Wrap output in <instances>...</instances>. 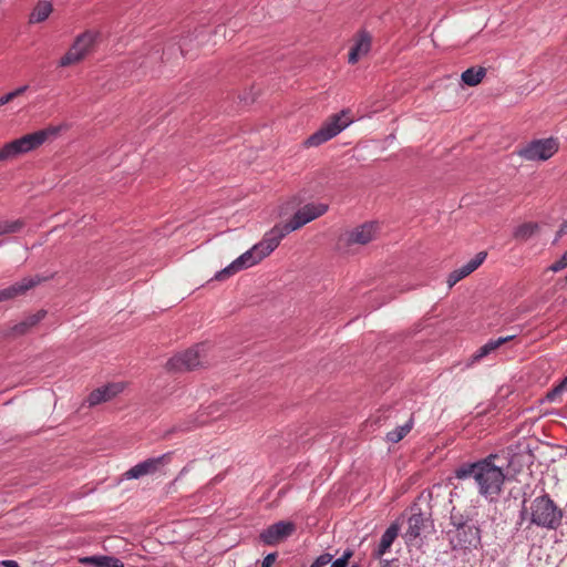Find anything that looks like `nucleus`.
I'll return each mask as SVG.
<instances>
[{
  "label": "nucleus",
  "mask_w": 567,
  "mask_h": 567,
  "mask_svg": "<svg viewBox=\"0 0 567 567\" xmlns=\"http://www.w3.org/2000/svg\"><path fill=\"white\" fill-rule=\"evenodd\" d=\"M28 85H22V86H19L17 87L16 90L11 91L14 99L22 95L27 90H28Z\"/></svg>",
  "instance_id": "nucleus-37"
},
{
  "label": "nucleus",
  "mask_w": 567,
  "mask_h": 567,
  "mask_svg": "<svg viewBox=\"0 0 567 567\" xmlns=\"http://www.w3.org/2000/svg\"><path fill=\"white\" fill-rule=\"evenodd\" d=\"M289 224H277L269 231H267L262 239L257 243V247L262 252L265 258L269 256L280 244L281 239L289 233L293 231L289 228Z\"/></svg>",
  "instance_id": "nucleus-11"
},
{
  "label": "nucleus",
  "mask_w": 567,
  "mask_h": 567,
  "mask_svg": "<svg viewBox=\"0 0 567 567\" xmlns=\"http://www.w3.org/2000/svg\"><path fill=\"white\" fill-rule=\"evenodd\" d=\"M399 526L392 524L382 535L378 547L372 551L374 558L380 559L392 546L393 542L399 535Z\"/></svg>",
  "instance_id": "nucleus-20"
},
{
  "label": "nucleus",
  "mask_w": 567,
  "mask_h": 567,
  "mask_svg": "<svg viewBox=\"0 0 567 567\" xmlns=\"http://www.w3.org/2000/svg\"><path fill=\"white\" fill-rule=\"evenodd\" d=\"M82 565L91 567H124V564L114 556L93 555L80 559Z\"/></svg>",
  "instance_id": "nucleus-21"
},
{
  "label": "nucleus",
  "mask_w": 567,
  "mask_h": 567,
  "mask_svg": "<svg viewBox=\"0 0 567 567\" xmlns=\"http://www.w3.org/2000/svg\"><path fill=\"white\" fill-rule=\"evenodd\" d=\"M422 524L423 517L421 514L412 515L408 520L409 527L406 530V535L413 538L417 537L420 535Z\"/></svg>",
  "instance_id": "nucleus-29"
},
{
  "label": "nucleus",
  "mask_w": 567,
  "mask_h": 567,
  "mask_svg": "<svg viewBox=\"0 0 567 567\" xmlns=\"http://www.w3.org/2000/svg\"><path fill=\"white\" fill-rule=\"evenodd\" d=\"M95 40V35L92 32H84L80 34L69 51L61 58L60 66H69L83 60L90 52Z\"/></svg>",
  "instance_id": "nucleus-9"
},
{
  "label": "nucleus",
  "mask_w": 567,
  "mask_h": 567,
  "mask_svg": "<svg viewBox=\"0 0 567 567\" xmlns=\"http://www.w3.org/2000/svg\"><path fill=\"white\" fill-rule=\"evenodd\" d=\"M329 209L326 203H309L298 209L292 218L288 221L289 228L293 231L301 228L306 224L321 217Z\"/></svg>",
  "instance_id": "nucleus-10"
},
{
  "label": "nucleus",
  "mask_w": 567,
  "mask_h": 567,
  "mask_svg": "<svg viewBox=\"0 0 567 567\" xmlns=\"http://www.w3.org/2000/svg\"><path fill=\"white\" fill-rule=\"evenodd\" d=\"M485 75H486V69L483 66H477V68H470V69L465 70L462 73L461 79L464 84H466L468 86H475L482 82V80L485 78Z\"/></svg>",
  "instance_id": "nucleus-24"
},
{
  "label": "nucleus",
  "mask_w": 567,
  "mask_h": 567,
  "mask_svg": "<svg viewBox=\"0 0 567 567\" xmlns=\"http://www.w3.org/2000/svg\"><path fill=\"white\" fill-rule=\"evenodd\" d=\"M487 254L485 251H480L474 258H472L467 264L464 266L453 270L449 278H447V285L450 288H452L454 285H456L460 280L471 275L473 271H475L485 260Z\"/></svg>",
  "instance_id": "nucleus-14"
},
{
  "label": "nucleus",
  "mask_w": 567,
  "mask_h": 567,
  "mask_svg": "<svg viewBox=\"0 0 567 567\" xmlns=\"http://www.w3.org/2000/svg\"><path fill=\"white\" fill-rule=\"evenodd\" d=\"M380 567H399L394 560H384Z\"/></svg>",
  "instance_id": "nucleus-39"
},
{
  "label": "nucleus",
  "mask_w": 567,
  "mask_h": 567,
  "mask_svg": "<svg viewBox=\"0 0 567 567\" xmlns=\"http://www.w3.org/2000/svg\"><path fill=\"white\" fill-rule=\"evenodd\" d=\"M565 268H567V250L563 254V256L557 261L551 264L548 269L553 272H558Z\"/></svg>",
  "instance_id": "nucleus-31"
},
{
  "label": "nucleus",
  "mask_w": 567,
  "mask_h": 567,
  "mask_svg": "<svg viewBox=\"0 0 567 567\" xmlns=\"http://www.w3.org/2000/svg\"><path fill=\"white\" fill-rule=\"evenodd\" d=\"M565 392H567V377L563 379L560 383L557 384L554 389L547 392L545 400L550 403L560 402L561 394Z\"/></svg>",
  "instance_id": "nucleus-27"
},
{
  "label": "nucleus",
  "mask_w": 567,
  "mask_h": 567,
  "mask_svg": "<svg viewBox=\"0 0 567 567\" xmlns=\"http://www.w3.org/2000/svg\"><path fill=\"white\" fill-rule=\"evenodd\" d=\"M352 567H358V566H352Z\"/></svg>",
  "instance_id": "nucleus-40"
},
{
  "label": "nucleus",
  "mask_w": 567,
  "mask_h": 567,
  "mask_svg": "<svg viewBox=\"0 0 567 567\" xmlns=\"http://www.w3.org/2000/svg\"><path fill=\"white\" fill-rule=\"evenodd\" d=\"M24 226L23 220H2L0 221V237L3 235L19 233Z\"/></svg>",
  "instance_id": "nucleus-26"
},
{
  "label": "nucleus",
  "mask_w": 567,
  "mask_h": 567,
  "mask_svg": "<svg viewBox=\"0 0 567 567\" xmlns=\"http://www.w3.org/2000/svg\"><path fill=\"white\" fill-rule=\"evenodd\" d=\"M412 429V421H409L404 425L398 426L395 430L386 434L388 441L392 443L400 442Z\"/></svg>",
  "instance_id": "nucleus-28"
},
{
  "label": "nucleus",
  "mask_w": 567,
  "mask_h": 567,
  "mask_svg": "<svg viewBox=\"0 0 567 567\" xmlns=\"http://www.w3.org/2000/svg\"><path fill=\"white\" fill-rule=\"evenodd\" d=\"M539 230L537 223H524L515 228L513 236L515 239L526 241Z\"/></svg>",
  "instance_id": "nucleus-25"
},
{
  "label": "nucleus",
  "mask_w": 567,
  "mask_h": 567,
  "mask_svg": "<svg viewBox=\"0 0 567 567\" xmlns=\"http://www.w3.org/2000/svg\"><path fill=\"white\" fill-rule=\"evenodd\" d=\"M41 278L35 276L32 278H23L20 282L0 290V301L12 299L17 296L25 293L29 289L41 282Z\"/></svg>",
  "instance_id": "nucleus-18"
},
{
  "label": "nucleus",
  "mask_w": 567,
  "mask_h": 567,
  "mask_svg": "<svg viewBox=\"0 0 567 567\" xmlns=\"http://www.w3.org/2000/svg\"><path fill=\"white\" fill-rule=\"evenodd\" d=\"M295 532V525L290 522H278L270 525L260 534V539L267 545H276Z\"/></svg>",
  "instance_id": "nucleus-13"
},
{
  "label": "nucleus",
  "mask_w": 567,
  "mask_h": 567,
  "mask_svg": "<svg viewBox=\"0 0 567 567\" xmlns=\"http://www.w3.org/2000/svg\"><path fill=\"white\" fill-rule=\"evenodd\" d=\"M351 122L352 118L350 117L348 111H342L339 114H333L317 132H315L306 140L305 145L308 147L319 146L322 143H326L327 141L337 136Z\"/></svg>",
  "instance_id": "nucleus-4"
},
{
  "label": "nucleus",
  "mask_w": 567,
  "mask_h": 567,
  "mask_svg": "<svg viewBox=\"0 0 567 567\" xmlns=\"http://www.w3.org/2000/svg\"><path fill=\"white\" fill-rule=\"evenodd\" d=\"M0 567H2V566L0 565Z\"/></svg>",
  "instance_id": "nucleus-41"
},
{
  "label": "nucleus",
  "mask_w": 567,
  "mask_h": 567,
  "mask_svg": "<svg viewBox=\"0 0 567 567\" xmlns=\"http://www.w3.org/2000/svg\"><path fill=\"white\" fill-rule=\"evenodd\" d=\"M2 567H20L16 560H3L0 561Z\"/></svg>",
  "instance_id": "nucleus-38"
},
{
  "label": "nucleus",
  "mask_w": 567,
  "mask_h": 567,
  "mask_svg": "<svg viewBox=\"0 0 567 567\" xmlns=\"http://www.w3.org/2000/svg\"><path fill=\"white\" fill-rule=\"evenodd\" d=\"M497 455L491 454L487 457L475 462L465 463L458 466L454 474L458 480L473 477L481 496L494 501L502 492L505 482V474L502 467L495 464Z\"/></svg>",
  "instance_id": "nucleus-1"
},
{
  "label": "nucleus",
  "mask_w": 567,
  "mask_h": 567,
  "mask_svg": "<svg viewBox=\"0 0 567 567\" xmlns=\"http://www.w3.org/2000/svg\"><path fill=\"white\" fill-rule=\"evenodd\" d=\"M276 560V554H268L261 564V567H271Z\"/></svg>",
  "instance_id": "nucleus-34"
},
{
  "label": "nucleus",
  "mask_w": 567,
  "mask_h": 567,
  "mask_svg": "<svg viewBox=\"0 0 567 567\" xmlns=\"http://www.w3.org/2000/svg\"><path fill=\"white\" fill-rule=\"evenodd\" d=\"M455 542L461 548L476 547L480 544V529L467 523L464 527L455 529Z\"/></svg>",
  "instance_id": "nucleus-16"
},
{
  "label": "nucleus",
  "mask_w": 567,
  "mask_h": 567,
  "mask_svg": "<svg viewBox=\"0 0 567 567\" xmlns=\"http://www.w3.org/2000/svg\"><path fill=\"white\" fill-rule=\"evenodd\" d=\"M567 234V220H565L564 223H561V225L559 226V229L557 231V236H556V239L563 237L564 235Z\"/></svg>",
  "instance_id": "nucleus-36"
},
{
  "label": "nucleus",
  "mask_w": 567,
  "mask_h": 567,
  "mask_svg": "<svg viewBox=\"0 0 567 567\" xmlns=\"http://www.w3.org/2000/svg\"><path fill=\"white\" fill-rule=\"evenodd\" d=\"M371 49V37L365 31H360L355 39L354 44L351 48L348 56L350 64L357 63L361 58L365 56Z\"/></svg>",
  "instance_id": "nucleus-17"
},
{
  "label": "nucleus",
  "mask_w": 567,
  "mask_h": 567,
  "mask_svg": "<svg viewBox=\"0 0 567 567\" xmlns=\"http://www.w3.org/2000/svg\"><path fill=\"white\" fill-rule=\"evenodd\" d=\"M13 100H14V96H13L12 92H9V93L0 96V107L8 104L9 102H11Z\"/></svg>",
  "instance_id": "nucleus-35"
},
{
  "label": "nucleus",
  "mask_w": 567,
  "mask_h": 567,
  "mask_svg": "<svg viewBox=\"0 0 567 567\" xmlns=\"http://www.w3.org/2000/svg\"><path fill=\"white\" fill-rule=\"evenodd\" d=\"M513 339H514V336H507V337H501L495 340H489L472 355L470 364L478 362L480 360H482L483 358H485L486 355H488L489 353H492L493 351L498 349L501 346H503L504 343H506Z\"/></svg>",
  "instance_id": "nucleus-22"
},
{
  "label": "nucleus",
  "mask_w": 567,
  "mask_h": 567,
  "mask_svg": "<svg viewBox=\"0 0 567 567\" xmlns=\"http://www.w3.org/2000/svg\"><path fill=\"white\" fill-rule=\"evenodd\" d=\"M61 128V126H49L7 143L0 148V161L13 158L38 148L50 137L56 136Z\"/></svg>",
  "instance_id": "nucleus-3"
},
{
  "label": "nucleus",
  "mask_w": 567,
  "mask_h": 567,
  "mask_svg": "<svg viewBox=\"0 0 567 567\" xmlns=\"http://www.w3.org/2000/svg\"><path fill=\"white\" fill-rule=\"evenodd\" d=\"M333 556L331 554H322L312 563L311 567H324L331 563Z\"/></svg>",
  "instance_id": "nucleus-33"
},
{
  "label": "nucleus",
  "mask_w": 567,
  "mask_h": 567,
  "mask_svg": "<svg viewBox=\"0 0 567 567\" xmlns=\"http://www.w3.org/2000/svg\"><path fill=\"white\" fill-rule=\"evenodd\" d=\"M451 524L455 529L464 527L468 522V518L465 517L461 512L456 511V508H453L451 511Z\"/></svg>",
  "instance_id": "nucleus-30"
},
{
  "label": "nucleus",
  "mask_w": 567,
  "mask_h": 567,
  "mask_svg": "<svg viewBox=\"0 0 567 567\" xmlns=\"http://www.w3.org/2000/svg\"><path fill=\"white\" fill-rule=\"evenodd\" d=\"M530 515V523L539 527L556 529L561 522L563 513L547 495H540L534 498L529 507L523 506L522 517Z\"/></svg>",
  "instance_id": "nucleus-2"
},
{
  "label": "nucleus",
  "mask_w": 567,
  "mask_h": 567,
  "mask_svg": "<svg viewBox=\"0 0 567 567\" xmlns=\"http://www.w3.org/2000/svg\"><path fill=\"white\" fill-rule=\"evenodd\" d=\"M265 256L259 250L257 245H254L249 250L245 251L236 258L230 265L221 269L215 275L216 280H225L240 270L250 268L260 262Z\"/></svg>",
  "instance_id": "nucleus-8"
},
{
  "label": "nucleus",
  "mask_w": 567,
  "mask_h": 567,
  "mask_svg": "<svg viewBox=\"0 0 567 567\" xmlns=\"http://www.w3.org/2000/svg\"><path fill=\"white\" fill-rule=\"evenodd\" d=\"M47 316L45 310H39L38 312L25 317L20 322L13 324L10 328L9 336L19 337L27 334L33 327L42 321Z\"/></svg>",
  "instance_id": "nucleus-19"
},
{
  "label": "nucleus",
  "mask_w": 567,
  "mask_h": 567,
  "mask_svg": "<svg viewBox=\"0 0 567 567\" xmlns=\"http://www.w3.org/2000/svg\"><path fill=\"white\" fill-rule=\"evenodd\" d=\"M558 148V141L548 137L529 142L517 154L526 161H547L557 153Z\"/></svg>",
  "instance_id": "nucleus-7"
},
{
  "label": "nucleus",
  "mask_w": 567,
  "mask_h": 567,
  "mask_svg": "<svg viewBox=\"0 0 567 567\" xmlns=\"http://www.w3.org/2000/svg\"><path fill=\"white\" fill-rule=\"evenodd\" d=\"M351 556H352V551L346 550L340 558L332 561L331 567H347L348 561L351 558Z\"/></svg>",
  "instance_id": "nucleus-32"
},
{
  "label": "nucleus",
  "mask_w": 567,
  "mask_h": 567,
  "mask_svg": "<svg viewBox=\"0 0 567 567\" xmlns=\"http://www.w3.org/2000/svg\"><path fill=\"white\" fill-rule=\"evenodd\" d=\"M171 458V453L163 454L157 457L147 458L133 467H131L127 472H125L124 476L127 480H137L142 476L154 474L157 472L163 465L168 463Z\"/></svg>",
  "instance_id": "nucleus-12"
},
{
  "label": "nucleus",
  "mask_w": 567,
  "mask_h": 567,
  "mask_svg": "<svg viewBox=\"0 0 567 567\" xmlns=\"http://www.w3.org/2000/svg\"><path fill=\"white\" fill-rule=\"evenodd\" d=\"M53 8L49 1H40L33 8L30 13L29 22L30 23H40L49 18Z\"/></svg>",
  "instance_id": "nucleus-23"
},
{
  "label": "nucleus",
  "mask_w": 567,
  "mask_h": 567,
  "mask_svg": "<svg viewBox=\"0 0 567 567\" xmlns=\"http://www.w3.org/2000/svg\"><path fill=\"white\" fill-rule=\"evenodd\" d=\"M379 226L377 223H364L344 231L338 240L339 249L350 251L353 246H363L377 238Z\"/></svg>",
  "instance_id": "nucleus-5"
},
{
  "label": "nucleus",
  "mask_w": 567,
  "mask_h": 567,
  "mask_svg": "<svg viewBox=\"0 0 567 567\" xmlns=\"http://www.w3.org/2000/svg\"><path fill=\"white\" fill-rule=\"evenodd\" d=\"M123 389V383H110L104 386H101L90 393V395L87 396V403L90 406H94L102 402L110 401L118 393H121Z\"/></svg>",
  "instance_id": "nucleus-15"
},
{
  "label": "nucleus",
  "mask_w": 567,
  "mask_h": 567,
  "mask_svg": "<svg viewBox=\"0 0 567 567\" xmlns=\"http://www.w3.org/2000/svg\"><path fill=\"white\" fill-rule=\"evenodd\" d=\"M206 348L207 346L205 343H200L174 355L167 361V369L173 371L193 370L207 363Z\"/></svg>",
  "instance_id": "nucleus-6"
}]
</instances>
